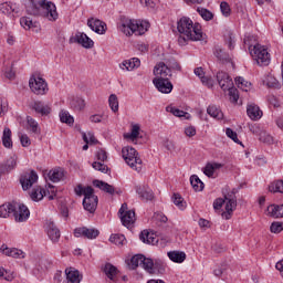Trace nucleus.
<instances>
[{
  "mask_svg": "<svg viewBox=\"0 0 283 283\" xmlns=\"http://www.w3.org/2000/svg\"><path fill=\"white\" fill-rule=\"evenodd\" d=\"M177 30L179 34L186 36H179L178 41L180 44L187 43V41H202V27H200V23L193 24V20L189 17H181L178 20Z\"/></svg>",
  "mask_w": 283,
  "mask_h": 283,
  "instance_id": "f257e3e1",
  "label": "nucleus"
},
{
  "mask_svg": "<svg viewBox=\"0 0 283 283\" xmlns=\"http://www.w3.org/2000/svg\"><path fill=\"white\" fill-rule=\"evenodd\" d=\"M31 7L27 8L28 14L33 17H45L49 21H56L59 12H56V4L46 2V0H30Z\"/></svg>",
  "mask_w": 283,
  "mask_h": 283,
  "instance_id": "f03ea898",
  "label": "nucleus"
},
{
  "mask_svg": "<svg viewBox=\"0 0 283 283\" xmlns=\"http://www.w3.org/2000/svg\"><path fill=\"white\" fill-rule=\"evenodd\" d=\"M0 218H14L15 222H25L30 218V209L17 201L7 202L0 206Z\"/></svg>",
  "mask_w": 283,
  "mask_h": 283,
  "instance_id": "7ed1b4c3",
  "label": "nucleus"
},
{
  "mask_svg": "<svg viewBox=\"0 0 283 283\" xmlns=\"http://www.w3.org/2000/svg\"><path fill=\"white\" fill-rule=\"evenodd\" d=\"M117 28L126 36H132V34H137L138 36H142V34H145V32L149 30V22L132 20L125 15H120Z\"/></svg>",
  "mask_w": 283,
  "mask_h": 283,
  "instance_id": "20e7f679",
  "label": "nucleus"
},
{
  "mask_svg": "<svg viewBox=\"0 0 283 283\" xmlns=\"http://www.w3.org/2000/svg\"><path fill=\"white\" fill-rule=\"evenodd\" d=\"M122 156L128 167L135 171H143V159L138 157V151L134 147L126 146L122 149Z\"/></svg>",
  "mask_w": 283,
  "mask_h": 283,
  "instance_id": "39448f33",
  "label": "nucleus"
},
{
  "mask_svg": "<svg viewBox=\"0 0 283 283\" xmlns=\"http://www.w3.org/2000/svg\"><path fill=\"white\" fill-rule=\"evenodd\" d=\"M251 56L254 57V61H256L258 65L261 67H266V65H270L271 63V53H269V50L265 49L264 45L255 44L253 48L249 46Z\"/></svg>",
  "mask_w": 283,
  "mask_h": 283,
  "instance_id": "423d86ee",
  "label": "nucleus"
},
{
  "mask_svg": "<svg viewBox=\"0 0 283 283\" xmlns=\"http://www.w3.org/2000/svg\"><path fill=\"white\" fill-rule=\"evenodd\" d=\"M83 207L88 213H95L98 208V196L94 195V188L87 186L84 188Z\"/></svg>",
  "mask_w": 283,
  "mask_h": 283,
  "instance_id": "0eeeda50",
  "label": "nucleus"
},
{
  "mask_svg": "<svg viewBox=\"0 0 283 283\" xmlns=\"http://www.w3.org/2000/svg\"><path fill=\"white\" fill-rule=\"evenodd\" d=\"M29 87L33 94L36 96H45L50 88L48 87V82L41 76H32L29 80Z\"/></svg>",
  "mask_w": 283,
  "mask_h": 283,
  "instance_id": "6e6552de",
  "label": "nucleus"
},
{
  "mask_svg": "<svg viewBox=\"0 0 283 283\" xmlns=\"http://www.w3.org/2000/svg\"><path fill=\"white\" fill-rule=\"evenodd\" d=\"M166 271L167 265L163 260L156 259L154 261L153 259H148L146 263V273H149V275H165Z\"/></svg>",
  "mask_w": 283,
  "mask_h": 283,
  "instance_id": "1a4fd4ad",
  "label": "nucleus"
},
{
  "mask_svg": "<svg viewBox=\"0 0 283 283\" xmlns=\"http://www.w3.org/2000/svg\"><path fill=\"white\" fill-rule=\"evenodd\" d=\"M118 216L124 227H132L136 222V212L134 210H127V203H123L118 210Z\"/></svg>",
  "mask_w": 283,
  "mask_h": 283,
  "instance_id": "9d476101",
  "label": "nucleus"
},
{
  "mask_svg": "<svg viewBox=\"0 0 283 283\" xmlns=\"http://www.w3.org/2000/svg\"><path fill=\"white\" fill-rule=\"evenodd\" d=\"M38 180L39 175L34 170L22 174L20 177V184L22 186L23 191H28V189H31L32 185L38 182Z\"/></svg>",
  "mask_w": 283,
  "mask_h": 283,
  "instance_id": "9b49d317",
  "label": "nucleus"
},
{
  "mask_svg": "<svg viewBox=\"0 0 283 283\" xmlns=\"http://www.w3.org/2000/svg\"><path fill=\"white\" fill-rule=\"evenodd\" d=\"M74 235L75 238H87V240H96L98 235H101V232L97 229L94 228H75L74 229Z\"/></svg>",
  "mask_w": 283,
  "mask_h": 283,
  "instance_id": "f8f14e48",
  "label": "nucleus"
},
{
  "mask_svg": "<svg viewBox=\"0 0 283 283\" xmlns=\"http://www.w3.org/2000/svg\"><path fill=\"white\" fill-rule=\"evenodd\" d=\"M153 83L155 87H157L158 92L161 94H171L174 91V84H171V81L169 78H163V77H155L153 80Z\"/></svg>",
  "mask_w": 283,
  "mask_h": 283,
  "instance_id": "ddd939ff",
  "label": "nucleus"
},
{
  "mask_svg": "<svg viewBox=\"0 0 283 283\" xmlns=\"http://www.w3.org/2000/svg\"><path fill=\"white\" fill-rule=\"evenodd\" d=\"M29 107L35 112V114H40V116H49V114L52 113L50 105L43 103L42 101H33L30 103Z\"/></svg>",
  "mask_w": 283,
  "mask_h": 283,
  "instance_id": "4468645a",
  "label": "nucleus"
},
{
  "mask_svg": "<svg viewBox=\"0 0 283 283\" xmlns=\"http://www.w3.org/2000/svg\"><path fill=\"white\" fill-rule=\"evenodd\" d=\"M217 81L223 92H227L230 87H233V80L229 73L220 71L217 73Z\"/></svg>",
  "mask_w": 283,
  "mask_h": 283,
  "instance_id": "2eb2a0df",
  "label": "nucleus"
},
{
  "mask_svg": "<svg viewBox=\"0 0 283 283\" xmlns=\"http://www.w3.org/2000/svg\"><path fill=\"white\" fill-rule=\"evenodd\" d=\"M87 25L93 32H96V34H105V32H107V24L96 18H90Z\"/></svg>",
  "mask_w": 283,
  "mask_h": 283,
  "instance_id": "dca6fc26",
  "label": "nucleus"
},
{
  "mask_svg": "<svg viewBox=\"0 0 283 283\" xmlns=\"http://www.w3.org/2000/svg\"><path fill=\"white\" fill-rule=\"evenodd\" d=\"M147 262H149V258H146L143 254H136V255L132 256L130 262L128 263V266L133 271H135V269H138V266H142L146 271Z\"/></svg>",
  "mask_w": 283,
  "mask_h": 283,
  "instance_id": "f3484780",
  "label": "nucleus"
},
{
  "mask_svg": "<svg viewBox=\"0 0 283 283\" xmlns=\"http://www.w3.org/2000/svg\"><path fill=\"white\" fill-rule=\"evenodd\" d=\"M135 191L139 196L140 200H144L145 202L154 200V190L145 185L136 186Z\"/></svg>",
  "mask_w": 283,
  "mask_h": 283,
  "instance_id": "a211bd4d",
  "label": "nucleus"
},
{
  "mask_svg": "<svg viewBox=\"0 0 283 283\" xmlns=\"http://www.w3.org/2000/svg\"><path fill=\"white\" fill-rule=\"evenodd\" d=\"M93 186L96 187L97 189H101V191H104L105 193H109V196H114V193H117V195L123 193V191L116 190L114 186L103 180H98V179L93 180Z\"/></svg>",
  "mask_w": 283,
  "mask_h": 283,
  "instance_id": "6ab92c4d",
  "label": "nucleus"
},
{
  "mask_svg": "<svg viewBox=\"0 0 283 283\" xmlns=\"http://www.w3.org/2000/svg\"><path fill=\"white\" fill-rule=\"evenodd\" d=\"M75 43H78L82 45V48H85L86 50H90L94 48V41L87 36L84 32H77L74 38Z\"/></svg>",
  "mask_w": 283,
  "mask_h": 283,
  "instance_id": "aec40b11",
  "label": "nucleus"
},
{
  "mask_svg": "<svg viewBox=\"0 0 283 283\" xmlns=\"http://www.w3.org/2000/svg\"><path fill=\"white\" fill-rule=\"evenodd\" d=\"M154 74L155 76H159V78H169L167 76H172L171 70L167 66L165 62H159L154 67Z\"/></svg>",
  "mask_w": 283,
  "mask_h": 283,
  "instance_id": "412c9836",
  "label": "nucleus"
},
{
  "mask_svg": "<svg viewBox=\"0 0 283 283\" xmlns=\"http://www.w3.org/2000/svg\"><path fill=\"white\" fill-rule=\"evenodd\" d=\"M66 280L70 283H81L83 280V275L81 272L74 268H66L65 269Z\"/></svg>",
  "mask_w": 283,
  "mask_h": 283,
  "instance_id": "4be33fe9",
  "label": "nucleus"
},
{
  "mask_svg": "<svg viewBox=\"0 0 283 283\" xmlns=\"http://www.w3.org/2000/svg\"><path fill=\"white\" fill-rule=\"evenodd\" d=\"M27 132L30 134H34L39 136L41 134V127L39 126V122L32 118V116H27Z\"/></svg>",
  "mask_w": 283,
  "mask_h": 283,
  "instance_id": "5701e85b",
  "label": "nucleus"
},
{
  "mask_svg": "<svg viewBox=\"0 0 283 283\" xmlns=\"http://www.w3.org/2000/svg\"><path fill=\"white\" fill-rule=\"evenodd\" d=\"M247 114L251 120H260V118H262V111L260 109V106L255 104L248 105Z\"/></svg>",
  "mask_w": 283,
  "mask_h": 283,
  "instance_id": "b1692460",
  "label": "nucleus"
},
{
  "mask_svg": "<svg viewBox=\"0 0 283 283\" xmlns=\"http://www.w3.org/2000/svg\"><path fill=\"white\" fill-rule=\"evenodd\" d=\"M17 167V158L10 157L4 164L0 165V177L10 174Z\"/></svg>",
  "mask_w": 283,
  "mask_h": 283,
  "instance_id": "393cba45",
  "label": "nucleus"
},
{
  "mask_svg": "<svg viewBox=\"0 0 283 283\" xmlns=\"http://www.w3.org/2000/svg\"><path fill=\"white\" fill-rule=\"evenodd\" d=\"M119 67L120 70L132 72V70H136V67H140V59L133 57L130 60H125L122 64H119Z\"/></svg>",
  "mask_w": 283,
  "mask_h": 283,
  "instance_id": "a878e982",
  "label": "nucleus"
},
{
  "mask_svg": "<svg viewBox=\"0 0 283 283\" xmlns=\"http://www.w3.org/2000/svg\"><path fill=\"white\" fill-rule=\"evenodd\" d=\"M20 24L24 30H35V32H39V22L33 21L30 17L20 18Z\"/></svg>",
  "mask_w": 283,
  "mask_h": 283,
  "instance_id": "bb28decb",
  "label": "nucleus"
},
{
  "mask_svg": "<svg viewBox=\"0 0 283 283\" xmlns=\"http://www.w3.org/2000/svg\"><path fill=\"white\" fill-rule=\"evenodd\" d=\"M48 235L52 242H59L61 239V230L54 224V222H50L48 224Z\"/></svg>",
  "mask_w": 283,
  "mask_h": 283,
  "instance_id": "cd10ccee",
  "label": "nucleus"
},
{
  "mask_svg": "<svg viewBox=\"0 0 283 283\" xmlns=\"http://www.w3.org/2000/svg\"><path fill=\"white\" fill-rule=\"evenodd\" d=\"M213 54L218 61H221V63H231V55H229L222 48L218 45L214 46Z\"/></svg>",
  "mask_w": 283,
  "mask_h": 283,
  "instance_id": "c85d7f7f",
  "label": "nucleus"
},
{
  "mask_svg": "<svg viewBox=\"0 0 283 283\" xmlns=\"http://www.w3.org/2000/svg\"><path fill=\"white\" fill-rule=\"evenodd\" d=\"M238 207V200H226V212L222 213L226 220H231V216H233V211H235Z\"/></svg>",
  "mask_w": 283,
  "mask_h": 283,
  "instance_id": "c756f323",
  "label": "nucleus"
},
{
  "mask_svg": "<svg viewBox=\"0 0 283 283\" xmlns=\"http://www.w3.org/2000/svg\"><path fill=\"white\" fill-rule=\"evenodd\" d=\"M139 240L142 242H144V244H157L158 243V239H156V237L147 230H143L140 232Z\"/></svg>",
  "mask_w": 283,
  "mask_h": 283,
  "instance_id": "7c9ffc66",
  "label": "nucleus"
},
{
  "mask_svg": "<svg viewBox=\"0 0 283 283\" xmlns=\"http://www.w3.org/2000/svg\"><path fill=\"white\" fill-rule=\"evenodd\" d=\"M167 255L171 262H176L177 264H182V262L187 260V254L180 251H170Z\"/></svg>",
  "mask_w": 283,
  "mask_h": 283,
  "instance_id": "2f4dec72",
  "label": "nucleus"
},
{
  "mask_svg": "<svg viewBox=\"0 0 283 283\" xmlns=\"http://www.w3.org/2000/svg\"><path fill=\"white\" fill-rule=\"evenodd\" d=\"M65 177V171L62 168L50 170L49 178L52 182H61Z\"/></svg>",
  "mask_w": 283,
  "mask_h": 283,
  "instance_id": "473e14b6",
  "label": "nucleus"
},
{
  "mask_svg": "<svg viewBox=\"0 0 283 283\" xmlns=\"http://www.w3.org/2000/svg\"><path fill=\"white\" fill-rule=\"evenodd\" d=\"M268 213L271 216V218H283V205L269 206Z\"/></svg>",
  "mask_w": 283,
  "mask_h": 283,
  "instance_id": "72a5a7b5",
  "label": "nucleus"
},
{
  "mask_svg": "<svg viewBox=\"0 0 283 283\" xmlns=\"http://www.w3.org/2000/svg\"><path fill=\"white\" fill-rule=\"evenodd\" d=\"M71 109H74V112H81L85 109V99L82 97H73L70 102Z\"/></svg>",
  "mask_w": 283,
  "mask_h": 283,
  "instance_id": "f704fd0d",
  "label": "nucleus"
},
{
  "mask_svg": "<svg viewBox=\"0 0 283 283\" xmlns=\"http://www.w3.org/2000/svg\"><path fill=\"white\" fill-rule=\"evenodd\" d=\"M104 273L108 280H114L118 275V268L112 263H106L104 266Z\"/></svg>",
  "mask_w": 283,
  "mask_h": 283,
  "instance_id": "c9c22d12",
  "label": "nucleus"
},
{
  "mask_svg": "<svg viewBox=\"0 0 283 283\" xmlns=\"http://www.w3.org/2000/svg\"><path fill=\"white\" fill-rule=\"evenodd\" d=\"M2 145L7 149H12V130L10 128H4L3 130Z\"/></svg>",
  "mask_w": 283,
  "mask_h": 283,
  "instance_id": "e433bc0d",
  "label": "nucleus"
},
{
  "mask_svg": "<svg viewBox=\"0 0 283 283\" xmlns=\"http://www.w3.org/2000/svg\"><path fill=\"white\" fill-rule=\"evenodd\" d=\"M46 196V191L45 189L38 187V188H33L31 193H30V198L34 201V202H39V200H43V197Z\"/></svg>",
  "mask_w": 283,
  "mask_h": 283,
  "instance_id": "4c0bfd02",
  "label": "nucleus"
},
{
  "mask_svg": "<svg viewBox=\"0 0 283 283\" xmlns=\"http://www.w3.org/2000/svg\"><path fill=\"white\" fill-rule=\"evenodd\" d=\"M190 185L192 189H195V191H202V189H205V182H202V180H200V177H198L197 175H192L190 177Z\"/></svg>",
  "mask_w": 283,
  "mask_h": 283,
  "instance_id": "58836bf2",
  "label": "nucleus"
},
{
  "mask_svg": "<svg viewBox=\"0 0 283 283\" xmlns=\"http://www.w3.org/2000/svg\"><path fill=\"white\" fill-rule=\"evenodd\" d=\"M207 112L209 116H211L212 118H217V120H222V118H224V113H222V111L217 106H209L207 108Z\"/></svg>",
  "mask_w": 283,
  "mask_h": 283,
  "instance_id": "ea45409f",
  "label": "nucleus"
},
{
  "mask_svg": "<svg viewBox=\"0 0 283 283\" xmlns=\"http://www.w3.org/2000/svg\"><path fill=\"white\" fill-rule=\"evenodd\" d=\"M264 85H266L268 87H272L273 90H280V82L277 81V78H275V76L273 75H268L264 81H263Z\"/></svg>",
  "mask_w": 283,
  "mask_h": 283,
  "instance_id": "a19ab883",
  "label": "nucleus"
},
{
  "mask_svg": "<svg viewBox=\"0 0 283 283\" xmlns=\"http://www.w3.org/2000/svg\"><path fill=\"white\" fill-rule=\"evenodd\" d=\"M166 66L168 70H175L176 72H182V66H180V63L175 57H169L166 60Z\"/></svg>",
  "mask_w": 283,
  "mask_h": 283,
  "instance_id": "79ce46f5",
  "label": "nucleus"
},
{
  "mask_svg": "<svg viewBox=\"0 0 283 283\" xmlns=\"http://www.w3.org/2000/svg\"><path fill=\"white\" fill-rule=\"evenodd\" d=\"M269 191L271 193H282V191H283V180H276V181L272 182L269 186Z\"/></svg>",
  "mask_w": 283,
  "mask_h": 283,
  "instance_id": "37998d69",
  "label": "nucleus"
},
{
  "mask_svg": "<svg viewBox=\"0 0 283 283\" xmlns=\"http://www.w3.org/2000/svg\"><path fill=\"white\" fill-rule=\"evenodd\" d=\"M140 135V126L135 124L132 127V132L128 134H124V138H129L130 140H136L138 136Z\"/></svg>",
  "mask_w": 283,
  "mask_h": 283,
  "instance_id": "c03bdc74",
  "label": "nucleus"
},
{
  "mask_svg": "<svg viewBox=\"0 0 283 283\" xmlns=\"http://www.w3.org/2000/svg\"><path fill=\"white\" fill-rule=\"evenodd\" d=\"M197 12L198 14H200L201 19H203V21H211L213 20V12L209 11L208 9L205 8H197Z\"/></svg>",
  "mask_w": 283,
  "mask_h": 283,
  "instance_id": "a18cd8bd",
  "label": "nucleus"
},
{
  "mask_svg": "<svg viewBox=\"0 0 283 283\" xmlns=\"http://www.w3.org/2000/svg\"><path fill=\"white\" fill-rule=\"evenodd\" d=\"M61 123H65L66 125H74V117L70 115L67 111H62L60 113Z\"/></svg>",
  "mask_w": 283,
  "mask_h": 283,
  "instance_id": "49530a36",
  "label": "nucleus"
},
{
  "mask_svg": "<svg viewBox=\"0 0 283 283\" xmlns=\"http://www.w3.org/2000/svg\"><path fill=\"white\" fill-rule=\"evenodd\" d=\"M109 242L116 244V247H123L126 242V239L123 234H112L109 238Z\"/></svg>",
  "mask_w": 283,
  "mask_h": 283,
  "instance_id": "de8ad7c7",
  "label": "nucleus"
},
{
  "mask_svg": "<svg viewBox=\"0 0 283 283\" xmlns=\"http://www.w3.org/2000/svg\"><path fill=\"white\" fill-rule=\"evenodd\" d=\"M108 105H109L112 112H114V114H116V112H118V96H116V94L109 95Z\"/></svg>",
  "mask_w": 283,
  "mask_h": 283,
  "instance_id": "09e8293b",
  "label": "nucleus"
},
{
  "mask_svg": "<svg viewBox=\"0 0 283 283\" xmlns=\"http://www.w3.org/2000/svg\"><path fill=\"white\" fill-rule=\"evenodd\" d=\"M0 12H2V14H12V12H19V11L14 9L12 3L4 2L0 4Z\"/></svg>",
  "mask_w": 283,
  "mask_h": 283,
  "instance_id": "8fccbe9b",
  "label": "nucleus"
},
{
  "mask_svg": "<svg viewBox=\"0 0 283 283\" xmlns=\"http://www.w3.org/2000/svg\"><path fill=\"white\" fill-rule=\"evenodd\" d=\"M83 140L86 145H98V139H96L93 133H83Z\"/></svg>",
  "mask_w": 283,
  "mask_h": 283,
  "instance_id": "3c124183",
  "label": "nucleus"
},
{
  "mask_svg": "<svg viewBox=\"0 0 283 283\" xmlns=\"http://www.w3.org/2000/svg\"><path fill=\"white\" fill-rule=\"evenodd\" d=\"M172 202L176 205V207H179L181 210L185 209V199L180 193H174L172 195Z\"/></svg>",
  "mask_w": 283,
  "mask_h": 283,
  "instance_id": "603ef678",
  "label": "nucleus"
},
{
  "mask_svg": "<svg viewBox=\"0 0 283 283\" xmlns=\"http://www.w3.org/2000/svg\"><path fill=\"white\" fill-rule=\"evenodd\" d=\"M93 169H95L96 171H102V174H107V171H109V167H107V165L101 163V161H94L92 164Z\"/></svg>",
  "mask_w": 283,
  "mask_h": 283,
  "instance_id": "864d4df0",
  "label": "nucleus"
},
{
  "mask_svg": "<svg viewBox=\"0 0 283 283\" xmlns=\"http://www.w3.org/2000/svg\"><path fill=\"white\" fill-rule=\"evenodd\" d=\"M229 91V96L231 103H238V99L240 98V95L238 94V88H235L233 85L230 88H227Z\"/></svg>",
  "mask_w": 283,
  "mask_h": 283,
  "instance_id": "5fc2aeb1",
  "label": "nucleus"
},
{
  "mask_svg": "<svg viewBox=\"0 0 283 283\" xmlns=\"http://www.w3.org/2000/svg\"><path fill=\"white\" fill-rule=\"evenodd\" d=\"M168 112H170V114H172L174 116H177V118H182L188 114L187 112L181 111L180 108H176L174 106H168Z\"/></svg>",
  "mask_w": 283,
  "mask_h": 283,
  "instance_id": "6e6d98bb",
  "label": "nucleus"
},
{
  "mask_svg": "<svg viewBox=\"0 0 283 283\" xmlns=\"http://www.w3.org/2000/svg\"><path fill=\"white\" fill-rule=\"evenodd\" d=\"M271 233H282L283 231V222L274 221L271 223L270 227Z\"/></svg>",
  "mask_w": 283,
  "mask_h": 283,
  "instance_id": "4d7b16f0",
  "label": "nucleus"
},
{
  "mask_svg": "<svg viewBox=\"0 0 283 283\" xmlns=\"http://www.w3.org/2000/svg\"><path fill=\"white\" fill-rule=\"evenodd\" d=\"M220 10L223 17H231V6H229V2L222 1L220 3Z\"/></svg>",
  "mask_w": 283,
  "mask_h": 283,
  "instance_id": "13d9d810",
  "label": "nucleus"
},
{
  "mask_svg": "<svg viewBox=\"0 0 283 283\" xmlns=\"http://www.w3.org/2000/svg\"><path fill=\"white\" fill-rule=\"evenodd\" d=\"M226 134H227L228 138H231V140H233V143H237L238 145L241 144L240 139L238 138V133H235V130H233L231 128H227Z\"/></svg>",
  "mask_w": 283,
  "mask_h": 283,
  "instance_id": "bf43d9fd",
  "label": "nucleus"
},
{
  "mask_svg": "<svg viewBox=\"0 0 283 283\" xmlns=\"http://www.w3.org/2000/svg\"><path fill=\"white\" fill-rule=\"evenodd\" d=\"M10 258H15V259H19V260H23V258H25V252H23L22 250L17 249V248H12Z\"/></svg>",
  "mask_w": 283,
  "mask_h": 283,
  "instance_id": "052dcab7",
  "label": "nucleus"
},
{
  "mask_svg": "<svg viewBox=\"0 0 283 283\" xmlns=\"http://www.w3.org/2000/svg\"><path fill=\"white\" fill-rule=\"evenodd\" d=\"M214 172H216V170H213V166H211V164L208 163L206 165V167L203 168L205 176H207L208 178H213Z\"/></svg>",
  "mask_w": 283,
  "mask_h": 283,
  "instance_id": "680f3d73",
  "label": "nucleus"
},
{
  "mask_svg": "<svg viewBox=\"0 0 283 283\" xmlns=\"http://www.w3.org/2000/svg\"><path fill=\"white\" fill-rule=\"evenodd\" d=\"M20 143H21L22 147H30L32 145L30 137L25 134L20 135Z\"/></svg>",
  "mask_w": 283,
  "mask_h": 283,
  "instance_id": "e2e57ef3",
  "label": "nucleus"
},
{
  "mask_svg": "<svg viewBox=\"0 0 283 283\" xmlns=\"http://www.w3.org/2000/svg\"><path fill=\"white\" fill-rule=\"evenodd\" d=\"M226 271H227V264L214 269L213 275H216V277H222V275H224Z\"/></svg>",
  "mask_w": 283,
  "mask_h": 283,
  "instance_id": "0e129e2a",
  "label": "nucleus"
},
{
  "mask_svg": "<svg viewBox=\"0 0 283 283\" xmlns=\"http://www.w3.org/2000/svg\"><path fill=\"white\" fill-rule=\"evenodd\" d=\"M96 158L99 163H105L107 160V151L99 149L96 151Z\"/></svg>",
  "mask_w": 283,
  "mask_h": 283,
  "instance_id": "69168bd1",
  "label": "nucleus"
},
{
  "mask_svg": "<svg viewBox=\"0 0 283 283\" xmlns=\"http://www.w3.org/2000/svg\"><path fill=\"white\" fill-rule=\"evenodd\" d=\"M222 193H223V200L226 201L238 200V197L234 193L230 192L228 188H226V191L223 190Z\"/></svg>",
  "mask_w": 283,
  "mask_h": 283,
  "instance_id": "338daca9",
  "label": "nucleus"
},
{
  "mask_svg": "<svg viewBox=\"0 0 283 283\" xmlns=\"http://www.w3.org/2000/svg\"><path fill=\"white\" fill-rule=\"evenodd\" d=\"M45 191L49 193V200H54V198H56V188L54 186H49V189Z\"/></svg>",
  "mask_w": 283,
  "mask_h": 283,
  "instance_id": "774afa93",
  "label": "nucleus"
}]
</instances>
